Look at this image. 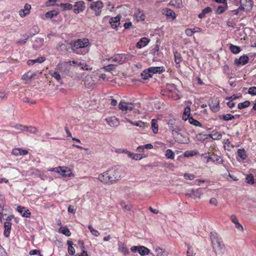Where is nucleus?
I'll list each match as a JSON object with an SVG mask.
<instances>
[{
    "instance_id": "nucleus-1",
    "label": "nucleus",
    "mask_w": 256,
    "mask_h": 256,
    "mask_svg": "<svg viewBox=\"0 0 256 256\" xmlns=\"http://www.w3.org/2000/svg\"><path fill=\"white\" fill-rule=\"evenodd\" d=\"M122 170L112 168L99 175L98 179L106 184H112L122 178Z\"/></svg>"
},
{
    "instance_id": "nucleus-2",
    "label": "nucleus",
    "mask_w": 256,
    "mask_h": 256,
    "mask_svg": "<svg viewBox=\"0 0 256 256\" xmlns=\"http://www.w3.org/2000/svg\"><path fill=\"white\" fill-rule=\"evenodd\" d=\"M72 43V51L78 54L84 55L89 51L90 43L86 38L78 39Z\"/></svg>"
},
{
    "instance_id": "nucleus-3",
    "label": "nucleus",
    "mask_w": 256,
    "mask_h": 256,
    "mask_svg": "<svg viewBox=\"0 0 256 256\" xmlns=\"http://www.w3.org/2000/svg\"><path fill=\"white\" fill-rule=\"evenodd\" d=\"M210 237L214 250L215 251L221 250L224 247L222 239L216 233L210 232Z\"/></svg>"
},
{
    "instance_id": "nucleus-4",
    "label": "nucleus",
    "mask_w": 256,
    "mask_h": 256,
    "mask_svg": "<svg viewBox=\"0 0 256 256\" xmlns=\"http://www.w3.org/2000/svg\"><path fill=\"white\" fill-rule=\"evenodd\" d=\"M72 67L71 61L60 62L56 68V70L65 75H68Z\"/></svg>"
},
{
    "instance_id": "nucleus-5",
    "label": "nucleus",
    "mask_w": 256,
    "mask_h": 256,
    "mask_svg": "<svg viewBox=\"0 0 256 256\" xmlns=\"http://www.w3.org/2000/svg\"><path fill=\"white\" fill-rule=\"evenodd\" d=\"M104 6L101 0L92 2L89 6V8L94 12L96 16H99L101 14L102 9Z\"/></svg>"
},
{
    "instance_id": "nucleus-6",
    "label": "nucleus",
    "mask_w": 256,
    "mask_h": 256,
    "mask_svg": "<svg viewBox=\"0 0 256 256\" xmlns=\"http://www.w3.org/2000/svg\"><path fill=\"white\" fill-rule=\"evenodd\" d=\"M50 170L51 172H55L60 174L63 177H70L72 175L70 170L68 169V168L58 166L56 168H51Z\"/></svg>"
},
{
    "instance_id": "nucleus-7",
    "label": "nucleus",
    "mask_w": 256,
    "mask_h": 256,
    "mask_svg": "<svg viewBox=\"0 0 256 256\" xmlns=\"http://www.w3.org/2000/svg\"><path fill=\"white\" fill-rule=\"evenodd\" d=\"M203 192L202 188H198L197 189H191L188 190L186 193V196L192 198L194 199L200 198Z\"/></svg>"
},
{
    "instance_id": "nucleus-8",
    "label": "nucleus",
    "mask_w": 256,
    "mask_h": 256,
    "mask_svg": "<svg viewBox=\"0 0 256 256\" xmlns=\"http://www.w3.org/2000/svg\"><path fill=\"white\" fill-rule=\"evenodd\" d=\"M118 108L122 112L128 113V111H132L134 108V104L121 100L118 104Z\"/></svg>"
},
{
    "instance_id": "nucleus-9",
    "label": "nucleus",
    "mask_w": 256,
    "mask_h": 256,
    "mask_svg": "<svg viewBox=\"0 0 256 256\" xmlns=\"http://www.w3.org/2000/svg\"><path fill=\"white\" fill-rule=\"evenodd\" d=\"M130 250L134 252H138L142 256L148 255L150 253V250L144 246H133L130 248Z\"/></svg>"
},
{
    "instance_id": "nucleus-10",
    "label": "nucleus",
    "mask_w": 256,
    "mask_h": 256,
    "mask_svg": "<svg viewBox=\"0 0 256 256\" xmlns=\"http://www.w3.org/2000/svg\"><path fill=\"white\" fill-rule=\"evenodd\" d=\"M72 43H70L66 40L59 42L56 46V50L59 52H67L69 50H72Z\"/></svg>"
},
{
    "instance_id": "nucleus-11",
    "label": "nucleus",
    "mask_w": 256,
    "mask_h": 256,
    "mask_svg": "<svg viewBox=\"0 0 256 256\" xmlns=\"http://www.w3.org/2000/svg\"><path fill=\"white\" fill-rule=\"evenodd\" d=\"M240 9H242L243 11H249L253 6L252 0H240Z\"/></svg>"
},
{
    "instance_id": "nucleus-12",
    "label": "nucleus",
    "mask_w": 256,
    "mask_h": 256,
    "mask_svg": "<svg viewBox=\"0 0 256 256\" xmlns=\"http://www.w3.org/2000/svg\"><path fill=\"white\" fill-rule=\"evenodd\" d=\"M176 120L174 118L170 119L167 122L169 130L172 132L174 134V132L177 134H179V131L180 130V128L176 126Z\"/></svg>"
},
{
    "instance_id": "nucleus-13",
    "label": "nucleus",
    "mask_w": 256,
    "mask_h": 256,
    "mask_svg": "<svg viewBox=\"0 0 256 256\" xmlns=\"http://www.w3.org/2000/svg\"><path fill=\"white\" fill-rule=\"evenodd\" d=\"M85 3L84 1H78L76 2L73 6L74 12L78 14L83 12L85 9Z\"/></svg>"
},
{
    "instance_id": "nucleus-14",
    "label": "nucleus",
    "mask_w": 256,
    "mask_h": 256,
    "mask_svg": "<svg viewBox=\"0 0 256 256\" xmlns=\"http://www.w3.org/2000/svg\"><path fill=\"white\" fill-rule=\"evenodd\" d=\"M248 56L246 54H244L240 56L238 58H236L234 60V64L237 66L244 65L248 62Z\"/></svg>"
},
{
    "instance_id": "nucleus-15",
    "label": "nucleus",
    "mask_w": 256,
    "mask_h": 256,
    "mask_svg": "<svg viewBox=\"0 0 256 256\" xmlns=\"http://www.w3.org/2000/svg\"><path fill=\"white\" fill-rule=\"evenodd\" d=\"M84 84L88 88H94L96 86L95 80L90 76H86L84 80Z\"/></svg>"
},
{
    "instance_id": "nucleus-16",
    "label": "nucleus",
    "mask_w": 256,
    "mask_h": 256,
    "mask_svg": "<svg viewBox=\"0 0 256 256\" xmlns=\"http://www.w3.org/2000/svg\"><path fill=\"white\" fill-rule=\"evenodd\" d=\"M120 16H117L115 17H112L110 19L109 23L112 28L116 29L120 24Z\"/></svg>"
},
{
    "instance_id": "nucleus-17",
    "label": "nucleus",
    "mask_w": 256,
    "mask_h": 256,
    "mask_svg": "<svg viewBox=\"0 0 256 256\" xmlns=\"http://www.w3.org/2000/svg\"><path fill=\"white\" fill-rule=\"evenodd\" d=\"M118 56H120V64H122L130 60L134 56L132 54H131L130 53L118 54Z\"/></svg>"
},
{
    "instance_id": "nucleus-18",
    "label": "nucleus",
    "mask_w": 256,
    "mask_h": 256,
    "mask_svg": "<svg viewBox=\"0 0 256 256\" xmlns=\"http://www.w3.org/2000/svg\"><path fill=\"white\" fill-rule=\"evenodd\" d=\"M212 160L214 162L218 164H220L222 162L223 160L220 156L214 154H212L207 158V162L209 161Z\"/></svg>"
},
{
    "instance_id": "nucleus-19",
    "label": "nucleus",
    "mask_w": 256,
    "mask_h": 256,
    "mask_svg": "<svg viewBox=\"0 0 256 256\" xmlns=\"http://www.w3.org/2000/svg\"><path fill=\"white\" fill-rule=\"evenodd\" d=\"M208 106L212 112H216L220 110V100L216 98Z\"/></svg>"
},
{
    "instance_id": "nucleus-20",
    "label": "nucleus",
    "mask_w": 256,
    "mask_h": 256,
    "mask_svg": "<svg viewBox=\"0 0 256 256\" xmlns=\"http://www.w3.org/2000/svg\"><path fill=\"white\" fill-rule=\"evenodd\" d=\"M31 9V6L28 4H26L24 5V8L22 9L19 12V14L22 18H24L26 16V15L28 14L30 12V10Z\"/></svg>"
},
{
    "instance_id": "nucleus-21",
    "label": "nucleus",
    "mask_w": 256,
    "mask_h": 256,
    "mask_svg": "<svg viewBox=\"0 0 256 256\" xmlns=\"http://www.w3.org/2000/svg\"><path fill=\"white\" fill-rule=\"evenodd\" d=\"M150 42V40L146 37L141 38L140 40L136 43V47L138 48H141L146 46Z\"/></svg>"
},
{
    "instance_id": "nucleus-22",
    "label": "nucleus",
    "mask_w": 256,
    "mask_h": 256,
    "mask_svg": "<svg viewBox=\"0 0 256 256\" xmlns=\"http://www.w3.org/2000/svg\"><path fill=\"white\" fill-rule=\"evenodd\" d=\"M17 210L21 214L22 216L25 218L30 217L31 213L28 210H26L25 208L20 206L17 207Z\"/></svg>"
},
{
    "instance_id": "nucleus-23",
    "label": "nucleus",
    "mask_w": 256,
    "mask_h": 256,
    "mask_svg": "<svg viewBox=\"0 0 256 256\" xmlns=\"http://www.w3.org/2000/svg\"><path fill=\"white\" fill-rule=\"evenodd\" d=\"M126 154H128V156L129 158H132L133 160H140L143 158H144L146 156L142 154H134L132 153L129 151L126 150Z\"/></svg>"
},
{
    "instance_id": "nucleus-24",
    "label": "nucleus",
    "mask_w": 256,
    "mask_h": 256,
    "mask_svg": "<svg viewBox=\"0 0 256 256\" xmlns=\"http://www.w3.org/2000/svg\"><path fill=\"white\" fill-rule=\"evenodd\" d=\"M164 14H166L168 19L171 18L172 20H174L176 18L174 11L168 8L164 10Z\"/></svg>"
},
{
    "instance_id": "nucleus-25",
    "label": "nucleus",
    "mask_w": 256,
    "mask_h": 256,
    "mask_svg": "<svg viewBox=\"0 0 256 256\" xmlns=\"http://www.w3.org/2000/svg\"><path fill=\"white\" fill-rule=\"evenodd\" d=\"M12 223L10 222H5L4 223V235L5 237L8 238L10 236V234L11 230Z\"/></svg>"
},
{
    "instance_id": "nucleus-26",
    "label": "nucleus",
    "mask_w": 256,
    "mask_h": 256,
    "mask_svg": "<svg viewBox=\"0 0 256 256\" xmlns=\"http://www.w3.org/2000/svg\"><path fill=\"white\" fill-rule=\"evenodd\" d=\"M148 68L150 70L152 76L154 74H160L165 70L163 66L150 67Z\"/></svg>"
},
{
    "instance_id": "nucleus-27",
    "label": "nucleus",
    "mask_w": 256,
    "mask_h": 256,
    "mask_svg": "<svg viewBox=\"0 0 256 256\" xmlns=\"http://www.w3.org/2000/svg\"><path fill=\"white\" fill-rule=\"evenodd\" d=\"M59 12L60 11L58 9L46 12L45 14V16L46 18H52L53 17L56 16Z\"/></svg>"
},
{
    "instance_id": "nucleus-28",
    "label": "nucleus",
    "mask_w": 256,
    "mask_h": 256,
    "mask_svg": "<svg viewBox=\"0 0 256 256\" xmlns=\"http://www.w3.org/2000/svg\"><path fill=\"white\" fill-rule=\"evenodd\" d=\"M190 116V108L187 106L184 108V112L182 115V120L184 121L188 120Z\"/></svg>"
},
{
    "instance_id": "nucleus-29",
    "label": "nucleus",
    "mask_w": 256,
    "mask_h": 256,
    "mask_svg": "<svg viewBox=\"0 0 256 256\" xmlns=\"http://www.w3.org/2000/svg\"><path fill=\"white\" fill-rule=\"evenodd\" d=\"M118 250L123 253L124 255L128 254L130 253L126 246L122 242L118 244Z\"/></svg>"
},
{
    "instance_id": "nucleus-30",
    "label": "nucleus",
    "mask_w": 256,
    "mask_h": 256,
    "mask_svg": "<svg viewBox=\"0 0 256 256\" xmlns=\"http://www.w3.org/2000/svg\"><path fill=\"white\" fill-rule=\"evenodd\" d=\"M141 76L144 80H148V78L152 77V74L149 68L144 70L140 74Z\"/></svg>"
},
{
    "instance_id": "nucleus-31",
    "label": "nucleus",
    "mask_w": 256,
    "mask_h": 256,
    "mask_svg": "<svg viewBox=\"0 0 256 256\" xmlns=\"http://www.w3.org/2000/svg\"><path fill=\"white\" fill-rule=\"evenodd\" d=\"M151 128L154 134L158 133V121L156 119H152L151 122Z\"/></svg>"
},
{
    "instance_id": "nucleus-32",
    "label": "nucleus",
    "mask_w": 256,
    "mask_h": 256,
    "mask_svg": "<svg viewBox=\"0 0 256 256\" xmlns=\"http://www.w3.org/2000/svg\"><path fill=\"white\" fill-rule=\"evenodd\" d=\"M219 118L220 120H222L224 121H228L235 118V116L230 114H226L220 115Z\"/></svg>"
},
{
    "instance_id": "nucleus-33",
    "label": "nucleus",
    "mask_w": 256,
    "mask_h": 256,
    "mask_svg": "<svg viewBox=\"0 0 256 256\" xmlns=\"http://www.w3.org/2000/svg\"><path fill=\"white\" fill-rule=\"evenodd\" d=\"M136 18L138 21L144 20L145 19V16L144 12L138 10L137 12L134 14Z\"/></svg>"
},
{
    "instance_id": "nucleus-34",
    "label": "nucleus",
    "mask_w": 256,
    "mask_h": 256,
    "mask_svg": "<svg viewBox=\"0 0 256 256\" xmlns=\"http://www.w3.org/2000/svg\"><path fill=\"white\" fill-rule=\"evenodd\" d=\"M22 130L23 131L28 132L30 133L33 134H35L38 132V129L32 126H24Z\"/></svg>"
},
{
    "instance_id": "nucleus-35",
    "label": "nucleus",
    "mask_w": 256,
    "mask_h": 256,
    "mask_svg": "<svg viewBox=\"0 0 256 256\" xmlns=\"http://www.w3.org/2000/svg\"><path fill=\"white\" fill-rule=\"evenodd\" d=\"M58 232L66 236H70L71 235V232L69 229L64 226H61L58 230Z\"/></svg>"
},
{
    "instance_id": "nucleus-36",
    "label": "nucleus",
    "mask_w": 256,
    "mask_h": 256,
    "mask_svg": "<svg viewBox=\"0 0 256 256\" xmlns=\"http://www.w3.org/2000/svg\"><path fill=\"white\" fill-rule=\"evenodd\" d=\"M67 244L68 245V252L70 255H73L75 253L74 248L73 247L74 243L72 241L68 240L67 241Z\"/></svg>"
},
{
    "instance_id": "nucleus-37",
    "label": "nucleus",
    "mask_w": 256,
    "mask_h": 256,
    "mask_svg": "<svg viewBox=\"0 0 256 256\" xmlns=\"http://www.w3.org/2000/svg\"><path fill=\"white\" fill-rule=\"evenodd\" d=\"M211 12L212 8L208 6L204 8V10H202V12L198 15V17L201 19L203 18H204L205 17L206 14H208Z\"/></svg>"
},
{
    "instance_id": "nucleus-38",
    "label": "nucleus",
    "mask_w": 256,
    "mask_h": 256,
    "mask_svg": "<svg viewBox=\"0 0 256 256\" xmlns=\"http://www.w3.org/2000/svg\"><path fill=\"white\" fill-rule=\"evenodd\" d=\"M159 50H160V47H159V46H158V44L156 45L154 48L152 49V54L154 56V58H153L154 61H159L158 58L156 57V53L157 54H158V52H160Z\"/></svg>"
},
{
    "instance_id": "nucleus-39",
    "label": "nucleus",
    "mask_w": 256,
    "mask_h": 256,
    "mask_svg": "<svg viewBox=\"0 0 256 256\" xmlns=\"http://www.w3.org/2000/svg\"><path fill=\"white\" fill-rule=\"evenodd\" d=\"M230 52L234 54H237L239 53L241 50L240 46H234L232 44H230Z\"/></svg>"
},
{
    "instance_id": "nucleus-40",
    "label": "nucleus",
    "mask_w": 256,
    "mask_h": 256,
    "mask_svg": "<svg viewBox=\"0 0 256 256\" xmlns=\"http://www.w3.org/2000/svg\"><path fill=\"white\" fill-rule=\"evenodd\" d=\"M108 60L114 62V64L115 66H117L120 64V56H118V54L114 56L111 57L108 59Z\"/></svg>"
},
{
    "instance_id": "nucleus-41",
    "label": "nucleus",
    "mask_w": 256,
    "mask_h": 256,
    "mask_svg": "<svg viewBox=\"0 0 256 256\" xmlns=\"http://www.w3.org/2000/svg\"><path fill=\"white\" fill-rule=\"evenodd\" d=\"M246 183L253 184H254V176L252 174H248L246 178Z\"/></svg>"
},
{
    "instance_id": "nucleus-42",
    "label": "nucleus",
    "mask_w": 256,
    "mask_h": 256,
    "mask_svg": "<svg viewBox=\"0 0 256 256\" xmlns=\"http://www.w3.org/2000/svg\"><path fill=\"white\" fill-rule=\"evenodd\" d=\"M188 122L190 124H192L194 126H200V127H201L202 126V124H201V123L200 122H199L197 120L193 118L192 117V116L190 117V118H188Z\"/></svg>"
},
{
    "instance_id": "nucleus-43",
    "label": "nucleus",
    "mask_w": 256,
    "mask_h": 256,
    "mask_svg": "<svg viewBox=\"0 0 256 256\" xmlns=\"http://www.w3.org/2000/svg\"><path fill=\"white\" fill-rule=\"evenodd\" d=\"M238 154L242 160H245L246 158L247 155L244 149H238Z\"/></svg>"
},
{
    "instance_id": "nucleus-44",
    "label": "nucleus",
    "mask_w": 256,
    "mask_h": 256,
    "mask_svg": "<svg viewBox=\"0 0 256 256\" xmlns=\"http://www.w3.org/2000/svg\"><path fill=\"white\" fill-rule=\"evenodd\" d=\"M60 6L62 8L63 10H70L73 8V6L69 3H61Z\"/></svg>"
},
{
    "instance_id": "nucleus-45",
    "label": "nucleus",
    "mask_w": 256,
    "mask_h": 256,
    "mask_svg": "<svg viewBox=\"0 0 256 256\" xmlns=\"http://www.w3.org/2000/svg\"><path fill=\"white\" fill-rule=\"evenodd\" d=\"M250 104V101L246 100L244 102L239 103L238 105V109H242L249 106Z\"/></svg>"
},
{
    "instance_id": "nucleus-46",
    "label": "nucleus",
    "mask_w": 256,
    "mask_h": 256,
    "mask_svg": "<svg viewBox=\"0 0 256 256\" xmlns=\"http://www.w3.org/2000/svg\"><path fill=\"white\" fill-rule=\"evenodd\" d=\"M165 156L168 159L173 160L174 158V153L172 150L168 149L166 150Z\"/></svg>"
},
{
    "instance_id": "nucleus-47",
    "label": "nucleus",
    "mask_w": 256,
    "mask_h": 256,
    "mask_svg": "<svg viewBox=\"0 0 256 256\" xmlns=\"http://www.w3.org/2000/svg\"><path fill=\"white\" fill-rule=\"evenodd\" d=\"M174 61L176 64H179L182 60L181 54L178 52H174Z\"/></svg>"
},
{
    "instance_id": "nucleus-48",
    "label": "nucleus",
    "mask_w": 256,
    "mask_h": 256,
    "mask_svg": "<svg viewBox=\"0 0 256 256\" xmlns=\"http://www.w3.org/2000/svg\"><path fill=\"white\" fill-rule=\"evenodd\" d=\"M108 122L110 126H116L117 124H115L117 122V119L115 116L111 117L108 119Z\"/></svg>"
},
{
    "instance_id": "nucleus-49",
    "label": "nucleus",
    "mask_w": 256,
    "mask_h": 256,
    "mask_svg": "<svg viewBox=\"0 0 256 256\" xmlns=\"http://www.w3.org/2000/svg\"><path fill=\"white\" fill-rule=\"evenodd\" d=\"M140 104H134V108L132 109V112L134 114V116H136L140 114V112L139 110L138 109V108L140 107Z\"/></svg>"
},
{
    "instance_id": "nucleus-50",
    "label": "nucleus",
    "mask_w": 256,
    "mask_h": 256,
    "mask_svg": "<svg viewBox=\"0 0 256 256\" xmlns=\"http://www.w3.org/2000/svg\"><path fill=\"white\" fill-rule=\"evenodd\" d=\"M58 70L54 71V72H50V75L54 78L57 80L60 81L61 79V76L58 72Z\"/></svg>"
},
{
    "instance_id": "nucleus-51",
    "label": "nucleus",
    "mask_w": 256,
    "mask_h": 256,
    "mask_svg": "<svg viewBox=\"0 0 256 256\" xmlns=\"http://www.w3.org/2000/svg\"><path fill=\"white\" fill-rule=\"evenodd\" d=\"M210 136L214 140H218L222 138V135L220 132H216L212 134H210Z\"/></svg>"
},
{
    "instance_id": "nucleus-52",
    "label": "nucleus",
    "mask_w": 256,
    "mask_h": 256,
    "mask_svg": "<svg viewBox=\"0 0 256 256\" xmlns=\"http://www.w3.org/2000/svg\"><path fill=\"white\" fill-rule=\"evenodd\" d=\"M33 77V74H30L29 72H28L26 74H24L22 76V78L24 80H25L26 81L30 80Z\"/></svg>"
},
{
    "instance_id": "nucleus-53",
    "label": "nucleus",
    "mask_w": 256,
    "mask_h": 256,
    "mask_svg": "<svg viewBox=\"0 0 256 256\" xmlns=\"http://www.w3.org/2000/svg\"><path fill=\"white\" fill-rule=\"evenodd\" d=\"M156 256H164L165 254V251L160 248H156Z\"/></svg>"
},
{
    "instance_id": "nucleus-54",
    "label": "nucleus",
    "mask_w": 256,
    "mask_h": 256,
    "mask_svg": "<svg viewBox=\"0 0 256 256\" xmlns=\"http://www.w3.org/2000/svg\"><path fill=\"white\" fill-rule=\"evenodd\" d=\"M248 94L256 96V86H252L249 88L248 90Z\"/></svg>"
},
{
    "instance_id": "nucleus-55",
    "label": "nucleus",
    "mask_w": 256,
    "mask_h": 256,
    "mask_svg": "<svg viewBox=\"0 0 256 256\" xmlns=\"http://www.w3.org/2000/svg\"><path fill=\"white\" fill-rule=\"evenodd\" d=\"M132 125L138 126L140 128H142L144 126V123L142 120H139L137 122H132Z\"/></svg>"
},
{
    "instance_id": "nucleus-56",
    "label": "nucleus",
    "mask_w": 256,
    "mask_h": 256,
    "mask_svg": "<svg viewBox=\"0 0 256 256\" xmlns=\"http://www.w3.org/2000/svg\"><path fill=\"white\" fill-rule=\"evenodd\" d=\"M4 202L2 200H0V218L4 216L2 211L4 210Z\"/></svg>"
},
{
    "instance_id": "nucleus-57",
    "label": "nucleus",
    "mask_w": 256,
    "mask_h": 256,
    "mask_svg": "<svg viewBox=\"0 0 256 256\" xmlns=\"http://www.w3.org/2000/svg\"><path fill=\"white\" fill-rule=\"evenodd\" d=\"M196 139L199 141H204L206 138L205 135L202 134H198L196 135Z\"/></svg>"
},
{
    "instance_id": "nucleus-58",
    "label": "nucleus",
    "mask_w": 256,
    "mask_h": 256,
    "mask_svg": "<svg viewBox=\"0 0 256 256\" xmlns=\"http://www.w3.org/2000/svg\"><path fill=\"white\" fill-rule=\"evenodd\" d=\"M195 255L196 253L194 252L192 248L190 246H188L187 250V256H195Z\"/></svg>"
},
{
    "instance_id": "nucleus-59",
    "label": "nucleus",
    "mask_w": 256,
    "mask_h": 256,
    "mask_svg": "<svg viewBox=\"0 0 256 256\" xmlns=\"http://www.w3.org/2000/svg\"><path fill=\"white\" fill-rule=\"evenodd\" d=\"M29 254L30 255H34V254H39L40 256H42V254H40V250H32L30 251Z\"/></svg>"
},
{
    "instance_id": "nucleus-60",
    "label": "nucleus",
    "mask_w": 256,
    "mask_h": 256,
    "mask_svg": "<svg viewBox=\"0 0 256 256\" xmlns=\"http://www.w3.org/2000/svg\"><path fill=\"white\" fill-rule=\"evenodd\" d=\"M184 177L186 180H192L194 179L195 176L192 174H190L186 173L184 174Z\"/></svg>"
},
{
    "instance_id": "nucleus-61",
    "label": "nucleus",
    "mask_w": 256,
    "mask_h": 256,
    "mask_svg": "<svg viewBox=\"0 0 256 256\" xmlns=\"http://www.w3.org/2000/svg\"><path fill=\"white\" fill-rule=\"evenodd\" d=\"M23 102L26 103H30L31 104H36V102L34 100H30V98L25 97L23 98Z\"/></svg>"
},
{
    "instance_id": "nucleus-62",
    "label": "nucleus",
    "mask_w": 256,
    "mask_h": 256,
    "mask_svg": "<svg viewBox=\"0 0 256 256\" xmlns=\"http://www.w3.org/2000/svg\"><path fill=\"white\" fill-rule=\"evenodd\" d=\"M114 66L115 65H114V64H108V65L106 66H105L104 68L106 71L110 72L114 69Z\"/></svg>"
},
{
    "instance_id": "nucleus-63",
    "label": "nucleus",
    "mask_w": 256,
    "mask_h": 256,
    "mask_svg": "<svg viewBox=\"0 0 256 256\" xmlns=\"http://www.w3.org/2000/svg\"><path fill=\"white\" fill-rule=\"evenodd\" d=\"M184 155L185 157L188 158L193 156L194 154L192 151H186L184 152Z\"/></svg>"
},
{
    "instance_id": "nucleus-64",
    "label": "nucleus",
    "mask_w": 256,
    "mask_h": 256,
    "mask_svg": "<svg viewBox=\"0 0 256 256\" xmlns=\"http://www.w3.org/2000/svg\"><path fill=\"white\" fill-rule=\"evenodd\" d=\"M46 60V58L44 56L39 57L36 59L34 60L35 62L42 63Z\"/></svg>"
}]
</instances>
